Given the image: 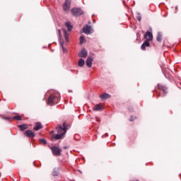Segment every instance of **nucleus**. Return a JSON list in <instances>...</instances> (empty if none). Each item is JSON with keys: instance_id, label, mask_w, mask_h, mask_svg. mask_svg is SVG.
Returning <instances> with one entry per match:
<instances>
[{"instance_id": "nucleus-1", "label": "nucleus", "mask_w": 181, "mask_h": 181, "mask_svg": "<svg viewBox=\"0 0 181 181\" xmlns=\"http://www.w3.org/2000/svg\"><path fill=\"white\" fill-rule=\"evenodd\" d=\"M144 39H146V41L141 45V50H146V47H149V46H151L149 42L153 40V35L151 32L146 31V34L144 35Z\"/></svg>"}, {"instance_id": "nucleus-2", "label": "nucleus", "mask_w": 181, "mask_h": 181, "mask_svg": "<svg viewBox=\"0 0 181 181\" xmlns=\"http://www.w3.org/2000/svg\"><path fill=\"white\" fill-rule=\"evenodd\" d=\"M59 102L60 98H58L56 95L52 94L49 96L48 100H47V105L52 107L53 105H56V104H59Z\"/></svg>"}, {"instance_id": "nucleus-3", "label": "nucleus", "mask_w": 181, "mask_h": 181, "mask_svg": "<svg viewBox=\"0 0 181 181\" xmlns=\"http://www.w3.org/2000/svg\"><path fill=\"white\" fill-rule=\"evenodd\" d=\"M67 125H66V122H63V124H58V126L56 127V131L58 132V134H61L62 135H66L67 132Z\"/></svg>"}, {"instance_id": "nucleus-4", "label": "nucleus", "mask_w": 181, "mask_h": 181, "mask_svg": "<svg viewBox=\"0 0 181 181\" xmlns=\"http://www.w3.org/2000/svg\"><path fill=\"white\" fill-rule=\"evenodd\" d=\"M71 12L74 16H81L84 15V11L81 8L74 7L71 10Z\"/></svg>"}, {"instance_id": "nucleus-5", "label": "nucleus", "mask_w": 181, "mask_h": 181, "mask_svg": "<svg viewBox=\"0 0 181 181\" xmlns=\"http://www.w3.org/2000/svg\"><path fill=\"white\" fill-rule=\"evenodd\" d=\"M58 35L59 37V43L61 45L63 53H67V49L64 47V40H63V37H62V32L60 30H58Z\"/></svg>"}, {"instance_id": "nucleus-6", "label": "nucleus", "mask_w": 181, "mask_h": 181, "mask_svg": "<svg viewBox=\"0 0 181 181\" xmlns=\"http://www.w3.org/2000/svg\"><path fill=\"white\" fill-rule=\"evenodd\" d=\"M91 30H93L91 25H88L86 24L82 28L81 32H83V33H85V35H91V33H93Z\"/></svg>"}, {"instance_id": "nucleus-7", "label": "nucleus", "mask_w": 181, "mask_h": 181, "mask_svg": "<svg viewBox=\"0 0 181 181\" xmlns=\"http://www.w3.org/2000/svg\"><path fill=\"white\" fill-rule=\"evenodd\" d=\"M51 151L54 156H60L62 155V150L57 146H52Z\"/></svg>"}, {"instance_id": "nucleus-8", "label": "nucleus", "mask_w": 181, "mask_h": 181, "mask_svg": "<svg viewBox=\"0 0 181 181\" xmlns=\"http://www.w3.org/2000/svg\"><path fill=\"white\" fill-rule=\"evenodd\" d=\"M50 135H52V139L59 140V139H63V138H64V134H62L60 133H58L57 134H54V131L50 132Z\"/></svg>"}, {"instance_id": "nucleus-9", "label": "nucleus", "mask_w": 181, "mask_h": 181, "mask_svg": "<svg viewBox=\"0 0 181 181\" xmlns=\"http://www.w3.org/2000/svg\"><path fill=\"white\" fill-rule=\"evenodd\" d=\"M71 6V0H65V3L64 4V6H63L64 12H69Z\"/></svg>"}, {"instance_id": "nucleus-10", "label": "nucleus", "mask_w": 181, "mask_h": 181, "mask_svg": "<svg viewBox=\"0 0 181 181\" xmlns=\"http://www.w3.org/2000/svg\"><path fill=\"white\" fill-rule=\"evenodd\" d=\"M158 88L161 90L160 94H162V97H165V95L168 94V91L166 90H168L167 87H165L163 86H158Z\"/></svg>"}, {"instance_id": "nucleus-11", "label": "nucleus", "mask_w": 181, "mask_h": 181, "mask_svg": "<svg viewBox=\"0 0 181 181\" xmlns=\"http://www.w3.org/2000/svg\"><path fill=\"white\" fill-rule=\"evenodd\" d=\"M25 134L28 138H35L36 136V134L35 132H32V130H27L25 131Z\"/></svg>"}, {"instance_id": "nucleus-12", "label": "nucleus", "mask_w": 181, "mask_h": 181, "mask_svg": "<svg viewBox=\"0 0 181 181\" xmlns=\"http://www.w3.org/2000/svg\"><path fill=\"white\" fill-rule=\"evenodd\" d=\"M87 56H88V52H87V50H86L85 48H83L81 51L79 52L78 57L85 58Z\"/></svg>"}, {"instance_id": "nucleus-13", "label": "nucleus", "mask_w": 181, "mask_h": 181, "mask_svg": "<svg viewBox=\"0 0 181 181\" xmlns=\"http://www.w3.org/2000/svg\"><path fill=\"white\" fill-rule=\"evenodd\" d=\"M93 62H94V58H93L92 57H88L86 62V66L88 67H91V66H93Z\"/></svg>"}, {"instance_id": "nucleus-14", "label": "nucleus", "mask_w": 181, "mask_h": 181, "mask_svg": "<svg viewBox=\"0 0 181 181\" xmlns=\"http://www.w3.org/2000/svg\"><path fill=\"white\" fill-rule=\"evenodd\" d=\"M63 32H64V37L65 42L66 43H69V34L67 33V30H64Z\"/></svg>"}, {"instance_id": "nucleus-15", "label": "nucleus", "mask_w": 181, "mask_h": 181, "mask_svg": "<svg viewBox=\"0 0 181 181\" xmlns=\"http://www.w3.org/2000/svg\"><path fill=\"white\" fill-rule=\"evenodd\" d=\"M111 97V95L108 93H103L102 95H100V98L102 100H107V98H110Z\"/></svg>"}, {"instance_id": "nucleus-16", "label": "nucleus", "mask_w": 181, "mask_h": 181, "mask_svg": "<svg viewBox=\"0 0 181 181\" xmlns=\"http://www.w3.org/2000/svg\"><path fill=\"white\" fill-rule=\"evenodd\" d=\"M65 26L66 28H67L68 32H71V30H73V25H71L70 22L65 23Z\"/></svg>"}, {"instance_id": "nucleus-17", "label": "nucleus", "mask_w": 181, "mask_h": 181, "mask_svg": "<svg viewBox=\"0 0 181 181\" xmlns=\"http://www.w3.org/2000/svg\"><path fill=\"white\" fill-rule=\"evenodd\" d=\"M42 129V124L40 122L36 123L35 126L34 127V131H39V129Z\"/></svg>"}, {"instance_id": "nucleus-18", "label": "nucleus", "mask_w": 181, "mask_h": 181, "mask_svg": "<svg viewBox=\"0 0 181 181\" xmlns=\"http://www.w3.org/2000/svg\"><path fill=\"white\" fill-rule=\"evenodd\" d=\"M156 40L159 43H160L162 42V33H160V32L158 33V35H157V37H156Z\"/></svg>"}, {"instance_id": "nucleus-19", "label": "nucleus", "mask_w": 181, "mask_h": 181, "mask_svg": "<svg viewBox=\"0 0 181 181\" xmlns=\"http://www.w3.org/2000/svg\"><path fill=\"white\" fill-rule=\"evenodd\" d=\"M59 168H54L52 171V175L53 176H59Z\"/></svg>"}, {"instance_id": "nucleus-20", "label": "nucleus", "mask_w": 181, "mask_h": 181, "mask_svg": "<svg viewBox=\"0 0 181 181\" xmlns=\"http://www.w3.org/2000/svg\"><path fill=\"white\" fill-rule=\"evenodd\" d=\"M78 64L79 67H83V66H84V64H86V61H84V59L83 58H81V59H79Z\"/></svg>"}, {"instance_id": "nucleus-21", "label": "nucleus", "mask_w": 181, "mask_h": 181, "mask_svg": "<svg viewBox=\"0 0 181 181\" xmlns=\"http://www.w3.org/2000/svg\"><path fill=\"white\" fill-rule=\"evenodd\" d=\"M18 128H20L21 131H25V129H28V125L25 124L18 125Z\"/></svg>"}, {"instance_id": "nucleus-22", "label": "nucleus", "mask_w": 181, "mask_h": 181, "mask_svg": "<svg viewBox=\"0 0 181 181\" xmlns=\"http://www.w3.org/2000/svg\"><path fill=\"white\" fill-rule=\"evenodd\" d=\"M103 110V107L100 105H96L93 107V110L94 111H100Z\"/></svg>"}, {"instance_id": "nucleus-23", "label": "nucleus", "mask_w": 181, "mask_h": 181, "mask_svg": "<svg viewBox=\"0 0 181 181\" xmlns=\"http://www.w3.org/2000/svg\"><path fill=\"white\" fill-rule=\"evenodd\" d=\"M84 43H86V37H84V35H81L80 37V44L83 45Z\"/></svg>"}, {"instance_id": "nucleus-24", "label": "nucleus", "mask_w": 181, "mask_h": 181, "mask_svg": "<svg viewBox=\"0 0 181 181\" xmlns=\"http://www.w3.org/2000/svg\"><path fill=\"white\" fill-rule=\"evenodd\" d=\"M13 119H16V121H22V117L19 115L13 117Z\"/></svg>"}, {"instance_id": "nucleus-25", "label": "nucleus", "mask_w": 181, "mask_h": 181, "mask_svg": "<svg viewBox=\"0 0 181 181\" xmlns=\"http://www.w3.org/2000/svg\"><path fill=\"white\" fill-rule=\"evenodd\" d=\"M136 15H138L137 21H139V22H141V21L142 20V16H141V13H136Z\"/></svg>"}, {"instance_id": "nucleus-26", "label": "nucleus", "mask_w": 181, "mask_h": 181, "mask_svg": "<svg viewBox=\"0 0 181 181\" xmlns=\"http://www.w3.org/2000/svg\"><path fill=\"white\" fill-rule=\"evenodd\" d=\"M40 142H42L45 145H46V139H40Z\"/></svg>"}, {"instance_id": "nucleus-27", "label": "nucleus", "mask_w": 181, "mask_h": 181, "mask_svg": "<svg viewBox=\"0 0 181 181\" xmlns=\"http://www.w3.org/2000/svg\"><path fill=\"white\" fill-rule=\"evenodd\" d=\"M136 118V117H135L131 116V118H130L129 121L132 122V121H134Z\"/></svg>"}, {"instance_id": "nucleus-28", "label": "nucleus", "mask_w": 181, "mask_h": 181, "mask_svg": "<svg viewBox=\"0 0 181 181\" xmlns=\"http://www.w3.org/2000/svg\"><path fill=\"white\" fill-rule=\"evenodd\" d=\"M128 110L130 112H132V107H129Z\"/></svg>"}, {"instance_id": "nucleus-29", "label": "nucleus", "mask_w": 181, "mask_h": 181, "mask_svg": "<svg viewBox=\"0 0 181 181\" xmlns=\"http://www.w3.org/2000/svg\"><path fill=\"white\" fill-rule=\"evenodd\" d=\"M175 13H177V6L175 7Z\"/></svg>"}, {"instance_id": "nucleus-30", "label": "nucleus", "mask_w": 181, "mask_h": 181, "mask_svg": "<svg viewBox=\"0 0 181 181\" xmlns=\"http://www.w3.org/2000/svg\"><path fill=\"white\" fill-rule=\"evenodd\" d=\"M64 149H67V146H64Z\"/></svg>"}, {"instance_id": "nucleus-31", "label": "nucleus", "mask_w": 181, "mask_h": 181, "mask_svg": "<svg viewBox=\"0 0 181 181\" xmlns=\"http://www.w3.org/2000/svg\"><path fill=\"white\" fill-rule=\"evenodd\" d=\"M106 136H108V133H106Z\"/></svg>"}]
</instances>
